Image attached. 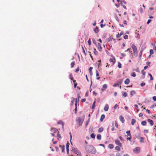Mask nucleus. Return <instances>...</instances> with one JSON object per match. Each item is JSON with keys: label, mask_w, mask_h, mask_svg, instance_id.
<instances>
[{"label": "nucleus", "mask_w": 156, "mask_h": 156, "mask_svg": "<svg viewBox=\"0 0 156 156\" xmlns=\"http://www.w3.org/2000/svg\"><path fill=\"white\" fill-rule=\"evenodd\" d=\"M85 149L86 151L90 153L95 154L96 153L95 148L91 145H88L85 147Z\"/></svg>", "instance_id": "nucleus-1"}, {"label": "nucleus", "mask_w": 156, "mask_h": 156, "mask_svg": "<svg viewBox=\"0 0 156 156\" xmlns=\"http://www.w3.org/2000/svg\"><path fill=\"white\" fill-rule=\"evenodd\" d=\"M77 122L79 123V126H81L83 122V119H82L81 117H77L76 119Z\"/></svg>", "instance_id": "nucleus-2"}, {"label": "nucleus", "mask_w": 156, "mask_h": 156, "mask_svg": "<svg viewBox=\"0 0 156 156\" xmlns=\"http://www.w3.org/2000/svg\"><path fill=\"white\" fill-rule=\"evenodd\" d=\"M122 80H119L117 83H114L113 86L114 87H118L122 84Z\"/></svg>", "instance_id": "nucleus-3"}, {"label": "nucleus", "mask_w": 156, "mask_h": 156, "mask_svg": "<svg viewBox=\"0 0 156 156\" xmlns=\"http://www.w3.org/2000/svg\"><path fill=\"white\" fill-rule=\"evenodd\" d=\"M131 47L133 50L134 53V54H135L136 53V54H137V49L136 46L135 45H134L133 44H132Z\"/></svg>", "instance_id": "nucleus-4"}, {"label": "nucleus", "mask_w": 156, "mask_h": 156, "mask_svg": "<svg viewBox=\"0 0 156 156\" xmlns=\"http://www.w3.org/2000/svg\"><path fill=\"white\" fill-rule=\"evenodd\" d=\"M140 148L139 147H137L133 150V152L135 153H139L140 151Z\"/></svg>", "instance_id": "nucleus-5"}, {"label": "nucleus", "mask_w": 156, "mask_h": 156, "mask_svg": "<svg viewBox=\"0 0 156 156\" xmlns=\"http://www.w3.org/2000/svg\"><path fill=\"white\" fill-rule=\"evenodd\" d=\"M112 57L113 58V59L110 58L109 61L111 62H112V65H114V64L115 63V57L112 55Z\"/></svg>", "instance_id": "nucleus-6"}, {"label": "nucleus", "mask_w": 156, "mask_h": 156, "mask_svg": "<svg viewBox=\"0 0 156 156\" xmlns=\"http://www.w3.org/2000/svg\"><path fill=\"white\" fill-rule=\"evenodd\" d=\"M115 144L118 146L122 147V144L120 143L119 141L118 140H116L115 141Z\"/></svg>", "instance_id": "nucleus-7"}, {"label": "nucleus", "mask_w": 156, "mask_h": 156, "mask_svg": "<svg viewBox=\"0 0 156 156\" xmlns=\"http://www.w3.org/2000/svg\"><path fill=\"white\" fill-rule=\"evenodd\" d=\"M145 48H143V46H142L141 48L140 49V51L139 53V57L141 58L142 56V52L144 49Z\"/></svg>", "instance_id": "nucleus-8"}, {"label": "nucleus", "mask_w": 156, "mask_h": 156, "mask_svg": "<svg viewBox=\"0 0 156 156\" xmlns=\"http://www.w3.org/2000/svg\"><path fill=\"white\" fill-rule=\"evenodd\" d=\"M76 105H77V103H78L79 100L77 99V98H74L73 99V100L71 101V105H73V104L74 103V102L75 101V103H76Z\"/></svg>", "instance_id": "nucleus-9"}, {"label": "nucleus", "mask_w": 156, "mask_h": 156, "mask_svg": "<svg viewBox=\"0 0 156 156\" xmlns=\"http://www.w3.org/2000/svg\"><path fill=\"white\" fill-rule=\"evenodd\" d=\"M119 118L120 121L122 122V123H124L125 122V119L124 117L122 115H120Z\"/></svg>", "instance_id": "nucleus-10"}, {"label": "nucleus", "mask_w": 156, "mask_h": 156, "mask_svg": "<svg viewBox=\"0 0 156 156\" xmlns=\"http://www.w3.org/2000/svg\"><path fill=\"white\" fill-rule=\"evenodd\" d=\"M73 150V151L74 153L76 154H78V153H80V152L78 151V150L77 148H73L72 149Z\"/></svg>", "instance_id": "nucleus-11"}, {"label": "nucleus", "mask_w": 156, "mask_h": 156, "mask_svg": "<svg viewBox=\"0 0 156 156\" xmlns=\"http://www.w3.org/2000/svg\"><path fill=\"white\" fill-rule=\"evenodd\" d=\"M99 51H101L102 50V48L101 47V44L99 43H98V44L96 45Z\"/></svg>", "instance_id": "nucleus-12"}, {"label": "nucleus", "mask_w": 156, "mask_h": 156, "mask_svg": "<svg viewBox=\"0 0 156 156\" xmlns=\"http://www.w3.org/2000/svg\"><path fill=\"white\" fill-rule=\"evenodd\" d=\"M147 121L150 123L151 126H152L154 125V122L151 119H148L147 120Z\"/></svg>", "instance_id": "nucleus-13"}, {"label": "nucleus", "mask_w": 156, "mask_h": 156, "mask_svg": "<svg viewBox=\"0 0 156 156\" xmlns=\"http://www.w3.org/2000/svg\"><path fill=\"white\" fill-rule=\"evenodd\" d=\"M107 85L106 84H104L103 85L102 88H101V90L102 91H105L107 88Z\"/></svg>", "instance_id": "nucleus-14"}, {"label": "nucleus", "mask_w": 156, "mask_h": 156, "mask_svg": "<svg viewBox=\"0 0 156 156\" xmlns=\"http://www.w3.org/2000/svg\"><path fill=\"white\" fill-rule=\"evenodd\" d=\"M108 105L107 104H106L104 108V110L106 112L108 110Z\"/></svg>", "instance_id": "nucleus-15"}, {"label": "nucleus", "mask_w": 156, "mask_h": 156, "mask_svg": "<svg viewBox=\"0 0 156 156\" xmlns=\"http://www.w3.org/2000/svg\"><path fill=\"white\" fill-rule=\"evenodd\" d=\"M50 130L54 133H56L58 131L57 129L55 128H52Z\"/></svg>", "instance_id": "nucleus-16"}, {"label": "nucleus", "mask_w": 156, "mask_h": 156, "mask_svg": "<svg viewBox=\"0 0 156 156\" xmlns=\"http://www.w3.org/2000/svg\"><path fill=\"white\" fill-rule=\"evenodd\" d=\"M130 82V80L129 78H127L124 81V83L125 84H128Z\"/></svg>", "instance_id": "nucleus-17"}, {"label": "nucleus", "mask_w": 156, "mask_h": 156, "mask_svg": "<svg viewBox=\"0 0 156 156\" xmlns=\"http://www.w3.org/2000/svg\"><path fill=\"white\" fill-rule=\"evenodd\" d=\"M105 115L104 114H103L101 115V116L100 119V120L101 122H102L103 120L104 119H105Z\"/></svg>", "instance_id": "nucleus-18"}, {"label": "nucleus", "mask_w": 156, "mask_h": 156, "mask_svg": "<svg viewBox=\"0 0 156 156\" xmlns=\"http://www.w3.org/2000/svg\"><path fill=\"white\" fill-rule=\"evenodd\" d=\"M122 96L124 98L126 97L127 96V93L126 92H124L123 93L122 92Z\"/></svg>", "instance_id": "nucleus-19"}, {"label": "nucleus", "mask_w": 156, "mask_h": 156, "mask_svg": "<svg viewBox=\"0 0 156 156\" xmlns=\"http://www.w3.org/2000/svg\"><path fill=\"white\" fill-rule=\"evenodd\" d=\"M123 34V31H121L120 34H118L116 35V37L117 38H119Z\"/></svg>", "instance_id": "nucleus-20"}, {"label": "nucleus", "mask_w": 156, "mask_h": 156, "mask_svg": "<svg viewBox=\"0 0 156 156\" xmlns=\"http://www.w3.org/2000/svg\"><path fill=\"white\" fill-rule=\"evenodd\" d=\"M69 144L68 143H67L66 144V151L67 154H68L69 152Z\"/></svg>", "instance_id": "nucleus-21"}, {"label": "nucleus", "mask_w": 156, "mask_h": 156, "mask_svg": "<svg viewBox=\"0 0 156 156\" xmlns=\"http://www.w3.org/2000/svg\"><path fill=\"white\" fill-rule=\"evenodd\" d=\"M57 123L58 124L62 125V127H63V126L64 125V123L61 120H59L58 122Z\"/></svg>", "instance_id": "nucleus-22"}, {"label": "nucleus", "mask_w": 156, "mask_h": 156, "mask_svg": "<svg viewBox=\"0 0 156 156\" xmlns=\"http://www.w3.org/2000/svg\"><path fill=\"white\" fill-rule=\"evenodd\" d=\"M136 94V92L133 90H131L130 92L131 97H132L134 94Z\"/></svg>", "instance_id": "nucleus-23"}, {"label": "nucleus", "mask_w": 156, "mask_h": 156, "mask_svg": "<svg viewBox=\"0 0 156 156\" xmlns=\"http://www.w3.org/2000/svg\"><path fill=\"white\" fill-rule=\"evenodd\" d=\"M94 31L95 33H97L99 32L98 28L97 27H96L94 30Z\"/></svg>", "instance_id": "nucleus-24"}, {"label": "nucleus", "mask_w": 156, "mask_h": 156, "mask_svg": "<svg viewBox=\"0 0 156 156\" xmlns=\"http://www.w3.org/2000/svg\"><path fill=\"white\" fill-rule=\"evenodd\" d=\"M141 124L143 126H146L147 125V122L145 121H143L142 122Z\"/></svg>", "instance_id": "nucleus-25"}, {"label": "nucleus", "mask_w": 156, "mask_h": 156, "mask_svg": "<svg viewBox=\"0 0 156 156\" xmlns=\"http://www.w3.org/2000/svg\"><path fill=\"white\" fill-rule=\"evenodd\" d=\"M97 139L99 140H100L101 139V134H98L97 135Z\"/></svg>", "instance_id": "nucleus-26"}, {"label": "nucleus", "mask_w": 156, "mask_h": 156, "mask_svg": "<svg viewBox=\"0 0 156 156\" xmlns=\"http://www.w3.org/2000/svg\"><path fill=\"white\" fill-rule=\"evenodd\" d=\"M75 108L74 109V112L75 113V114H76L77 113V106L76 105V103H75Z\"/></svg>", "instance_id": "nucleus-27"}, {"label": "nucleus", "mask_w": 156, "mask_h": 156, "mask_svg": "<svg viewBox=\"0 0 156 156\" xmlns=\"http://www.w3.org/2000/svg\"><path fill=\"white\" fill-rule=\"evenodd\" d=\"M136 122V120L133 119L131 120V124L132 125H133Z\"/></svg>", "instance_id": "nucleus-28"}, {"label": "nucleus", "mask_w": 156, "mask_h": 156, "mask_svg": "<svg viewBox=\"0 0 156 156\" xmlns=\"http://www.w3.org/2000/svg\"><path fill=\"white\" fill-rule=\"evenodd\" d=\"M108 147L109 148L112 149L113 148L114 146L112 144H110L108 145Z\"/></svg>", "instance_id": "nucleus-29"}, {"label": "nucleus", "mask_w": 156, "mask_h": 156, "mask_svg": "<svg viewBox=\"0 0 156 156\" xmlns=\"http://www.w3.org/2000/svg\"><path fill=\"white\" fill-rule=\"evenodd\" d=\"M139 139H140V142H141V143H144V140H143L144 139V138L143 137H139Z\"/></svg>", "instance_id": "nucleus-30"}, {"label": "nucleus", "mask_w": 156, "mask_h": 156, "mask_svg": "<svg viewBox=\"0 0 156 156\" xmlns=\"http://www.w3.org/2000/svg\"><path fill=\"white\" fill-rule=\"evenodd\" d=\"M140 133H138L137 134H135V136L136 137L138 138V139H139V137H140Z\"/></svg>", "instance_id": "nucleus-31"}, {"label": "nucleus", "mask_w": 156, "mask_h": 156, "mask_svg": "<svg viewBox=\"0 0 156 156\" xmlns=\"http://www.w3.org/2000/svg\"><path fill=\"white\" fill-rule=\"evenodd\" d=\"M103 129L102 127L99 128L98 130V132L99 133H101L103 131Z\"/></svg>", "instance_id": "nucleus-32"}, {"label": "nucleus", "mask_w": 156, "mask_h": 156, "mask_svg": "<svg viewBox=\"0 0 156 156\" xmlns=\"http://www.w3.org/2000/svg\"><path fill=\"white\" fill-rule=\"evenodd\" d=\"M114 17H115V19L116 20V21H117L118 22H119V19L118 18L117 16L116 15H114Z\"/></svg>", "instance_id": "nucleus-33"}, {"label": "nucleus", "mask_w": 156, "mask_h": 156, "mask_svg": "<svg viewBox=\"0 0 156 156\" xmlns=\"http://www.w3.org/2000/svg\"><path fill=\"white\" fill-rule=\"evenodd\" d=\"M94 54L95 55H98V52L96 50V49L95 48L94 49Z\"/></svg>", "instance_id": "nucleus-34"}, {"label": "nucleus", "mask_w": 156, "mask_h": 156, "mask_svg": "<svg viewBox=\"0 0 156 156\" xmlns=\"http://www.w3.org/2000/svg\"><path fill=\"white\" fill-rule=\"evenodd\" d=\"M90 137L91 138H92L93 139H94L95 137V135L94 133H92L90 135Z\"/></svg>", "instance_id": "nucleus-35"}, {"label": "nucleus", "mask_w": 156, "mask_h": 156, "mask_svg": "<svg viewBox=\"0 0 156 156\" xmlns=\"http://www.w3.org/2000/svg\"><path fill=\"white\" fill-rule=\"evenodd\" d=\"M76 81L75 80H73V82L74 84V87L75 88L76 87V86L77 85V83H76Z\"/></svg>", "instance_id": "nucleus-36"}, {"label": "nucleus", "mask_w": 156, "mask_h": 156, "mask_svg": "<svg viewBox=\"0 0 156 156\" xmlns=\"http://www.w3.org/2000/svg\"><path fill=\"white\" fill-rule=\"evenodd\" d=\"M115 150H116L118 151H120V147L118 146H116L115 147Z\"/></svg>", "instance_id": "nucleus-37"}, {"label": "nucleus", "mask_w": 156, "mask_h": 156, "mask_svg": "<svg viewBox=\"0 0 156 156\" xmlns=\"http://www.w3.org/2000/svg\"><path fill=\"white\" fill-rule=\"evenodd\" d=\"M89 121H90V119H88V120L86 122V123H85L86 127L87 126V125H88L89 122Z\"/></svg>", "instance_id": "nucleus-38"}, {"label": "nucleus", "mask_w": 156, "mask_h": 156, "mask_svg": "<svg viewBox=\"0 0 156 156\" xmlns=\"http://www.w3.org/2000/svg\"><path fill=\"white\" fill-rule=\"evenodd\" d=\"M131 76H132L135 77L136 76V74L135 73L133 72L131 73Z\"/></svg>", "instance_id": "nucleus-39"}, {"label": "nucleus", "mask_w": 156, "mask_h": 156, "mask_svg": "<svg viewBox=\"0 0 156 156\" xmlns=\"http://www.w3.org/2000/svg\"><path fill=\"white\" fill-rule=\"evenodd\" d=\"M113 39V38L111 37H110L108 39V42L110 41H112V40Z\"/></svg>", "instance_id": "nucleus-40"}, {"label": "nucleus", "mask_w": 156, "mask_h": 156, "mask_svg": "<svg viewBox=\"0 0 156 156\" xmlns=\"http://www.w3.org/2000/svg\"><path fill=\"white\" fill-rule=\"evenodd\" d=\"M126 133H127V135L128 136H131V134H130V130L127 131L126 132Z\"/></svg>", "instance_id": "nucleus-41"}, {"label": "nucleus", "mask_w": 156, "mask_h": 156, "mask_svg": "<svg viewBox=\"0 0 156 156\" xmlns=\"http://www.w3.org/2000/svg\"><path fill=\"white\" fill-rule=\"evenodd\" d=\"M148 75L150 77V80H153V77H152V75L150 73H148Z\"/></svg>", "instance_id": "nucleus-42"}, {"label": "nucleus", "mask_w": 156, "mask_h": 156, "mask_svg": "<svg viewBox=\"0 0 156 156\" xmlns=\"http://www.w3.org/2000/svg\"><path fill=\"white\" fill-rule=\"evenodd\" d=\"M92 42L94 44L96 45V41L95 40L94 38H93L92 39Z\"/></svg>", "instance_id": "nucleus-43"}, {"label": "nucleus", "mask_w": 156, "mask_h": 156, "mask_svg": "<svg viewBox=\"0 0 156 156\" xmlns=\"http://www.w3.org/2000/svg\"><path fill=\"white\" fill-rule=\"evenodd\" d=\"M75 65V62H72L71 64V67L73 68L74 66V65Z\"/></svg>", "instance_id": "nucleus-44"}, {"label": "nucleus", "mask_w": 156, "mask_h": 156, "mask_svg": "<svg viewBox=\"0 0 156 156\" xmlns=\"http://www.w3.org/2000/svg\"><path fill=\"white\" fill-rule=\"evenodd\" d=\"M61 149H62V152H64L65 150V146L64 145L61 147Z\"/></svg>", "instance_id": "nucleus-45"}, {"label": "nucleus", "mask_w": 156, "mask_h": 156, "mask_svg": "<svg viewBox=\"0 0 156 156\" xmlns=\"http://www.w3.org/2000/svg\"><path fill=\"white\" fill-rule=\"evenodd\" d=\"M121 63L119 62H118V67L119 68H121Z\"/></svg>", "instance_id": "nucleus-46"}, {"label": "nucleus", "mask_w": 156, "mask_h": 156, "mask_svg": "<svg viewBox=\"0 0 156 156\" xmlns=\"http://www.w3.org/2000/svg\"><path fill=\"white\" fill-rule=\"evenodd\" d=\"M120 4H121V5L122 6V7L126 9H127L125 5H123L122 1H121V3H120Z\"/></svg>", "instance_id": "nucleus-47"}, {"label": "nucleus", "mask_w": 156, "mask_h": 156, "mask_svg": "<svg viewBox=\"0 0 156 156\" xmlns=\"http://www.w3.org/2000/svg\"><path fill=\"white\" fill-rule=\"evenodd\" d=\"M133 71H135L136 72H138L139 73H140V69L139 68H137L136 69H134L133 70Z\"/></svg>", "instance_id": "nucleus-48"}, {"label": "nucleus", "mask_w": 156, "mask_h": 156, "mask_svg": "<svg viewBox=\"0 0 156 156\" xmlns=\"http://www.w3.org/2000/svg\"><path fill=\"white\" fill-rule=\"evenodd\" d=\"M88 44L89 45H91V40H90V38H89L88 40Z\"/></svg>", "instance_id": "nucleus-49"}, {"label": "nucleus", "mask_w": 156, "mask_h": 156, "mask_svg": "<svg viewBox=\"0 0 156 156\" xmlns=\"http://www.w3.org/2000/svg\"><path fill=\"white\" fill-rule=\"evenodd\" d=\"M59 131H58V132L57 135V137H58L60 138H61V136L60 134H59Z\"/></svg>", "instance_id": "nucleus-50"}, {"label": "nucleus", "mask_w": 156, "mask_h": 156, "mask_svg": "<svg viewBox=\"0 0 156 156\" xmlns=\"http://www.w3.org/2000/svg\"><path fill=\"white\" fill-rule=\"evenodd\" d=\"M139 11L141 13L143 12V9L142 8L140 7V8Z\"/></svg>", "instance_id": "nucleus-51"}, {"label": "nucleus", "mask_w": 156, "mask_h": 156, "mask_svg": "<svg viewBox=\"0 0 156 156\" xmlns=\"http://www.w3.org/2000/svg\"><path fill=\"white\" fill-rule=\"evenodd\" d=\"M150 54L151 55H152L153 54V51L152 49L150 50Z\"/></svg>", "instance_id": "nucleus-52"}, {"label": "nucleus", "mask_w": 156, "mask_h": 156, "mask_svg": "<svg viewBox=\"0 0 156 156\" xmlns=\"http://www.w3.org/2000/svg\"><path fill=\"white\" fill-rule=\"evenodd\" d=\"M128 36L127 35H125L124 36V38L125 39H127L128 38Z\"/></svg>", "instance_id": "nucleus-53"}, {"label": "nucleus", "mask_w": 156, "mask_h": 156, "mask_svg": "<svg viewBox=\"0 0 156 156\" xmlns=\"http://www.w3.org/2000/svg\"><path fill=\"white\" fill-rule=\"evenodd\" d=\"M90 82H91V84H90V92H91V90H92V89H91V86H92V80H91Z\"/></svg>", "instance_id": "nucleus-54"}, {"label": "nucleus", "mask_w": 156, "mask_h": 156, "mask_svg": "<svg viewBox=\"0 0 156 156\" xmlns=\"http://www.w3.org/2000/svg\"><path fill=\"white\" fill-rule=\"evenodd\" d=\"M101 62V60H100L98 61V62L96 63V64L98 66V67H99V66H100V64L99 63V62Z\"/></svg>", "instance_id": "nucleus-55"}, {"label": "nucleus", "mask_w": 156, "mask_h": 156, "mask_svg": "<svg viewBox=\"0 0 156 156\" xmlns=\"http://www.w3.org/2000/svg\"><path fill=\"white\" fill-rule=\"evenodd\" d=\"M145 85V83L144 82H143L140 84V86L141 87H144Z\"/></svg>", "instance_id": "nucleus-56"}, {"label": "nucleus", "mask_w": 156, "mask_h": 156, "mask_svg": "<svg viewBox=\"0 0 156 156\" xmlns=\"http://www.w3.org/2000/svg\"><path fill=\"white\" fill-rule=\"evenodd\" d=\"M82 49H83V52L84 53L85 55V56H86V53L85 51V50H84V49L83 48V47H82Z\"/></svg>", "instance_id": "nucleus-57"}, {"label": "nucleus", "mask_w": 156, "mask_h": 156, "mask_svg": "<svg viewBox=\"0 0 156 156\" xmlns=\"http://www.w3.org/2000/svg\"><path fill=\"white\" fill-rule=\"evenodd\" d=\"M153 100L155 101H156V96H153L152 97Z\"/></svg>", "instance_id": "nucleus-58"}, {"label": "nucleus", "mask_w": 156, "mask_h": 156, "mask_svg": "<svg viewBox=\"0 0 156 156\" xmlns=\"http://www.w3.org/2000/svg\"><path fill=\"white\" fill-rule=\"evenodd\" d=\"M151 19H149L148 20L147 22V24H149V23L151 22Z\"/></svg>", "instance_id": "nucleus-59"}, {"label": "nucleus", "mask_w": 156, "mask_h": 156, "mask_svg": "<svg viewBox=\"0 0 156 156\" xmlns=\"http://www.w3.org/2000/svg\"><path fill=\"white\" fill-rule=\"evenodd\" d=\"M141 73L143 75H145L146 73L144 71V70H143L141 71Z\"/></svg>", "instance_id": "nucleus-60"}, {"label": "nucleus", "mask_w": 156, "mask_h": 156, "mask_svg": "<svg viewBox=\"0 0 156 156\" xmlns=\"http://www.w3.org/2000/svg\"><path fill=\"white\" fill-rule=\"evenodd\" d=\"M119 138L120 140H121V141H124V139H123V138L122 136H119Z\"/></svg>", "instance_id": "nucleus-61"}, {"label": "nucleus", "mask_w": 156, "mask_h": 156, "mask_svg": "<svg viewBox=\"0 0 156 156\" xmlns=\"http://www.w3.org/2000/svg\"><path fill=\"white\" fill-rule=\"evenodd\" d=\"M95 104H93L92 106V109H94L95 108Z\"/></svg>", "instance_id": "nucleus-62"}, {"label": "nucleus", "mask_w": 156, "mask_h": 156, "mask_svg": "<svg viewBox=\"0 0 156 156\" xmlns=\"http://www.w3.org/2000/svg\"><path fill=\"white\" fill-rule=\"evenodd\" d=\"M118 106V105L117 104H115V105H114V109H116L117 108V106Z\"/></svg>", "instance_id": "nucleus-63"}, {"label": "nucleus", "mask_w": 156, "mask_h": 156, "mask_svg": "<svg viewBox=\"0 0 156 156\" xmlns=\"http://www.w3.org/2000/svg\"><path fill=\"white\" fill-rule=\"evenodd\" d=\"M105 24H101V25H100V27L101 28H103L105 26Z\"/></svg>", "instance_id": "nucleus-64"}]
</instances>
